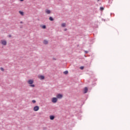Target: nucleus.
Here are the masks:
<instances>
[{
    "label": "nucleus",
    "instance_id": "f257e3e1",
    "mask_svg": "<svg viewBox=\"0 0 130 130\" xmlns=\"http://www.w3.org/2000/svg\"><path fill=\"white\" fill-rule=\"evenodd\" d=\"M28 83L30 85V87H32V88H34L35 87V85L32 84L33 83H34V81L32 80H29L28 81Z\"/></svg>",
    "mask_w": 130,
    "mask_h": 130
},
{
    "label": "nucleus",
    "instance_id": "f03ea898",
    "mask_svg": "<svg viewBox=\"0 0 130 130\" xmlns=\"http://www.w3.org/2000/svg\"><path fill=\"white\" fill-rule=\"evenodd\" d=\"M52 102L53 103H56L57 102V98H53L52 99Z\"/></svg>",
    "mask_w": 130,
    "mask_h": 130
},
{
    "label": "nucleus",
    "instance_id": "7ed1b4c3",
    "mask_svg": "<svg viewBox=\"0 0 130 130\" xmlns=\"http://www.w3.org/2000/svg\"><path fill=\"white\" fill-rule=\"evenodd\" d=\"M1 44H2V45H4V46L7 45V41H6L1 40Z\"/></svg>",
    "mask_w": 130,
    "mask_h": 130
},
{
    "label": "nucleus",
    "instance_id": "20e7f679",
    "mask_svg": "<svg viewBox=\"0 0 130 130\" xmlns=\"http://www.w3.org/2000/svg\"><path fill=\"white\" fill-rule=\"evenodd\" d=\"M39 110V106H36L34 107V111H38Z\"/></svg>",
    "mask_w": 130,
    "mask_h": 130
},
{
    "label": "nucleus",
    "instance_id": "39448f33",
    "mask_svg": "<svg viewBox=\"0 0 130 130\" xmlns=\"http://www.w3.org/2000/svg\"><path fill=\"white\" fill-rule=\"evenodd\" d=\"M38 78L40 80H44L45 79L44 76H43V75H39Z\"/></svg>",
    "mask_w": 130,
    "mask_h": 130
},
{
    "label": "nucleus",
    "instance_id": "423d86ee",
    "mask_svg": "<svg viewBox=\"0 0 130 130\" xmlns=\"http://www.w3.org/2000/svg\"><path fill=\"white\" fill-rule=\"evenodd\" d=\"M56 97L58 99H61V98H62V94H59L57 95Z\"/></svg>",
    "mask_w": 130,
    "mask_h": 130
},
{
    "label": "nucleus",
    "instance_id": "0eeeda50",
    "mask_svg": "<svg viewBox=\"0 0 130 130\" xmlns=\"http://www.w3.org/2000/svg\"><path fill=\"white\" fill-rule=\"evenodd\" d=\"M45 12H46V14H48V15L51 13V11H50V10H49L48 9L46 10Z\"/></svg>",
    "mask_w": 130,
    "mask_h": 130
},
{
    "label": "nucleus",
    "instance_id": "6e6552de",
    "mask_svg": "<svg viewBox=\"0 0 130 130\" xmlns=\"http://www.w3.org/2000/svg\"><path fill=\"white\" fill-rule=\"evenodd\" d=\"M44 44H45V45L48 44V41L46 40H44L43 41Z\"/></svg>",
    "mask_w": 130,
    "mask_h": 130
},
{
    "label": "nucleus",
    "instance_id": "1a4fd4ad",
    "mask_svg": "<svg viewBox=\"0 0 130 130\" xmlns=\"http://www.w3.org/2000/svg\"><path fill=\"white\" fill-rule=\"evenodd\" d=\"M84 93L86 94V93H87V92H88V88H87V87L84 88Z\"/></svg>",
    "mask_w": 130,
    "mask_h": 130
},
{
    "label": "nucleus",
    "instance_id": "9d476101",
    "mask_svg": "<svg viewBox=\"0 0 130 130\" xmlns=\"http://www.w3.org/2000/svg\"><path fill=\"white\" fill-rule=\"evenodd\" d=\"M50 119H51V120H53L54 119V116H50Z\"/></svg>",
    "mask_w": 130,
    "mask_h": 130
},
{
    "label": "nucleus",
    "instance_id": "9b49d317",
    "mask_svg": "<svg viewBox=\"0 0 130 130\" xmlns=\"http://www.w3.org/2000/svg\"><path fill=\"white\" fill-rule=\"evenodd\" d=\"M19 13L20 15H21V16H24V12H23L22 11H20Z\"/></svg>",
    "mask_w": 130,
    "mask_h": 130
},
{
    "label": "nucleus",
    "instance_id": "f8f14e48",
    "mask_svg": "<svg viewBox=\"0 0 130 130\" xmlns=\"http://www.w3.org/2000/svg\"><path fill=\"white\" fill-rule=\"evenodd\" d=\"M64 75H68L69 74V71H66L63 72Z\"/></svg>",
    "mask_w": 130,
    "mask_h": 130
},
{
    "label": "nucleus",
    "instance_id": "ddd939ff",
    "mask_svg": "<svg viewBox=\"0 0 130 130\" xmlns=\"http://www.w3.org/2000/svg\"><path fill=\"white\" fill-rule=\"evenodd\" d=\"M49 20L50 21H54V19H53V18H52V17L50 16L49 17Z\"/></svg>",
    "mask_w": 130,
    "mask_h": 130
},
{
    "label": "nucleus",
    "instance_id": "4468645a",
    "mask_svg": "<svg viewBox=\"0 0 130 130\" xmlns=\"http://www.w3.org/2000/svg\"><path fill=\"white\" fill-rule=\"evenodd\" d=\"M42 28L43 29H46V25H42Z\"/></svg>",
    "mask_w": 130,
    "mask_h": 130
},
{
    "label": "nucleus",
    "instance_id": "2eb2a0df",
    "mask_svg": "<svg viewBox=\"0 0 130 130\" xmlns=\"http://www.w3.org/2000/svg\"><path fill=\"white\" fill-rule=\"evenodd\" d=\"M61 26L62 27H66V23H62Z\"/></svg>",
    "mask_w": 130,
    "mask_h": 130
},
{
    "label": "nucleus",
    "instance_id": "dca6fc26",
    "mask_svg": "<svg viewBox=\"0 0 130 130\" xmlns=\"http://www.w3.org/2000/svg\"><path fill=\"white\" fill-rule=\"evenodd\" d=\"M104 10V7H100V11H103Z\"/></svg>",
    "mask_w": 130,
    "mask_h": 130
},
{
    "label": "nucleus",
    "instance_id": "f3484780",
    "mask_svg": "<svg viewBox=\"0 0 130 130\" xmlns=\"http://www.w3.org/2000/svg\"><path fill=\"white\" fill-rule=\"evenodd\" d=\"M80 70H84V66H82L80 68Z\"/></svg>",
    "mask_w": 130,
    "mask_h": 130
},
{
    "label": "nucleus",
    "instance_id": "a211bd4d",
    "mask_svg": "<svg viewBox=\"0 0 130 130\" xmlns=\"http://www.w3.org/2000/svg\"><path fill=\"white\" fill-rule=\"evenodd\" d=\"M0 70H1V71H2V72H4V71H5V70H4V68H1L0 69Z\"/></svg>",
    "mask_w": 130,
    "mask_h": 130
},
{
    "label": "nucleus",
    "instance_id": "6ab92c4d",
    "mask_svg": "<svg viewBox=\"0 0 130 130\" xmlns=\"http://www.w3.org/2000/svg\"><path fill=\"white\" fill-rule=\"evenodd\" d=\"M32 103H36V101H35V100H32Z\"/></svg>",
    "mask_w": 130,
    "mask_h": 130
},
{
    "label": "nucleus",
    "instance_id": "aec40b11",
    "mask_svg": "<svg viewBox=\"0 0 130 130\" xmlns=\"http://www.w3.org/2000/svg\"><path fill=\"white\" fill-rule=\"evenodd\" d=\"M53 60H56V58L53 57Z\"/></svg>",
    "mask_w": 130,
    "mask_h": 130
},
{
    "label": "nucleus",
    "instance_id": "412c9836",
    "mask_svg": "<svg viewBox=\"0 0 130 130\" xmlns=\"http://www.w3.org/2000/svg\"><path fill=\"white\" fill-rule=\"evenodd\" d=\"M84 52H85V53H86V54L88 53V51H85Z\"/></svg>",
    "mask_w": 130,
    "mask_h": 130
},
{
    "label": "nucleus",
    "instance_id": "4be33fe9",
    "mask_svg": "<svg viewBox=\"0 0 130 130\" xmlns=\"http://www.w3.org/2000/svg\"><path fill=\"white\" fill-rule=\"evenodd\" d=\"M9 37H12V36L11 35H9Z\"/></svg>",
    "mask_w": 130,
    "mask_h": 130
},
{
    "label": "nucleus",
    "instance_id": "5701e85b",
    "mask_svg": "<svg viewBox=\"0 0 130 130\" xmlns=\"http://www.w3.org/2000/svg\"><path fill=\"white\" fill-rule=\"evenodd\" d=\"M20 24H23V22L22 21H20Z\"/></svg>",
    "mask_w": 130,
    "mask_h": 130
},
{
    "label": "nucleus",
    "instance_id": "b1692460",
    "mask_svg": "<svg viewBox=\"0 0 130 130\" xmlns=\"http://www.w3.org/2000/svg\"><path fill=\"white\" fill-rule=\"evenodd\" d=\"M67 28H65V29H64V31H67Z\"/></svg>",
    "mask_w": 130,
    "mask_h": 130
},
{
    "label": "nucleus",
    "instance_id": "393cba45",
    "mask_svg": "<svg viewBox=\"0 0 130 130\" xmlns=\"http://www.w3.org/2000/svg\"><path fill=\"white\" fill-rule=\"evenodd\" d=\"M19 1H20V2H23V1H24V0H19Z\"/></svg>",
    "mask_w": 130,
    "mask_h": 130
},
{
    "label": "nucleus",
    "instance_id": "a878e982",
    "mask_svg": "<svg viewBox=\"0 0 130 130\" xmlns=\"http://www.w3.org/2000/svg\"><path fill=\"white\" fill-rule=\"evenodd\" d=\"M99 1H100V0H98V2H99Z\"/></svg>",
    "mask_w": 130,
    "mask_h": 130
}]
</instances>
